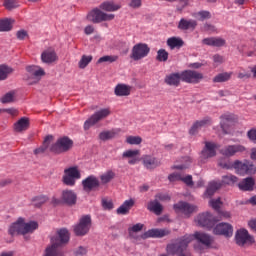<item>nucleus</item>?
I'll return each mask as SVG.
<instances>
[{
    "label": "nucleus",
    "instance_id": "nucleus-22",
    "mask_svg": "<svg viewBox=\"0 0 256 256\" xmlns=\"http://www.w3.org/2000/svg\"><path fill=\"white\" fill-rule=\"evenodd\" d=\"M58 59L56 52L54 51V49L49 48L47 50H45L42 54H41V60L44 63L50 64L55 62Z\"/></svg>",
    "mask_w": 256,
    "mask_h": 256
},
{
    "label": "nucleus",
    "instance_id": "nucleus-13",
    "mask_svg": "<svg viewBox=\"0 0 256 256\" xmlns=\"http://www.w3.org/2000/svg\"><path fill=\"white\" fill-rule=\"evenodd\" d=\"M213 233L215 235H223L224 237H232L233 227L228 223H220L213 229Z\"/></svg>",
    "mask_w": 256,
    "mask_h": 256
},
{
    "label": "nucleus",
    "instance_id": "nucleus-61",
    "mask_svg": "<svg viewBox=\"0 0 256 256\" xmlns=\"http://www.w3.org/2000/svg\"><path fill=\"white\" fill-rule=\"evenodd\" d=\"M219 166H221L224 169H231L234 168L233 163H229V162H224V161H220L219 162Z\"/></svg>",
    "mask_w": 256,
    "mask_h": 256
},
{
    "label": "nucleus",
    "instance_id": "nucleus-46",
    "mask_svg": "<svg viewBox=\"0 0 256 256\" xmlns=\"http://www.w3.org/2000/svg\"><path fill=\"white\" fill-rule=\"evenodd\" d=\"M168 57H169V53L165 50V49H160L158 52H157V57L156 59L159 61V62H166L168 60Z\"/></svg>",
    "mask_w": 256,
    "mask_h": 256
},
{
    "label": "nucleus",
    "instance_id": "nucleus-47",
    "mask_svg": "<svg viewBox=\"0 0 256 256\" xmlns=\"http://www.w3.org/2000/svg\"><path fill=\"white\" fill-rule=\"evenodd\" d=\"M47 201H48V197L44 195L33 198V203L35 207H41V205H44V203H47Z\"/></svg>",
    "mask_w": 256,
    "mask_h": 256
},
{
    "label": "nucleus",
    "instance_id": "nucleus-35",
    "mask_svg": "<svg viewBox=\"0 0 256 256\" xmlns=\"http://www.w3.org/2000/svg\"><path fill=\"white\" fill-rule=\"evenodd\" d=\"M99 8L107 12H115L121 8V5L114 4L113 2H104L99 6Z\"/></svg>",
    "mask_w": 256,
    "mask_h": 256
},
{
    "label": "nucleus",
    "instance_id": "nucleus-6",
    "mask_svg": "<svg viewBox=\"0 0 256 256\" xmlns=\"http://www.w3.org/2000/svg\"><path fill=\"white\" fill-rule=\"evenodd\" d=\"M111 114V111L109 108H104L96 113H94L88 120L84 123V129L89 130L92 126H94L96 123H98L100 120L106 118Z\"/></svg>",
    "mask_w": 256,
    "mask_h": 256
},
{
    "label": "nucleus",
    "instance_id": "nucleus-27",
    "mask_svg": "<svg viewBox=\"0 0 256 256\" xmlns=\"http://www.w3.org/2000/svg\"><path fill=\"white\" fill-rule=\"evenodd\" d=\"M202 43L207 46L223 47L226 44V41L220 37H210L203 39Z\"/></svg>",
    "mask_w": 256,
    "mask_h": 256
},
{
    "label": "nucleus",
    "instance_id": "nucleus-18",
    "mask_svg": "<svg viewBox=\"0 0 256 256\" xmlns=\"http://www.w3.org/2000/svg\"><path fill=\"white\" fill-rule=\"evenodd\" d=\"M218 148L217 144L213 142H205V147L201 152V157L203 159H208L216 155V149Z\"/></svg>",
    "mask_w": 256,
    "mask_h": 256
},
{
    "label": "nucleus",
    "instance_id": "nucleus-21",
    "mask_svg": "<svg viewBox=\"0 0 256 256\" xmlns=\"http://www.w3.org/2000/svg\"><path fill=\"white\" fill-rule=\"evenodd\" d=\"M198 23L196 20L190 19H184L182 18L178 24V29L182 31H187V30H195L197 27Z\"/></svg>",
    "mask_w": 256,
    "mask_h": 256
},
{
    "label": "nucleus",
    "instance_id": "nucleus-59",
    "mask_svg": "<svg viewBox=\"0 0 256 256\" xmlns=\"http://www.w3.org/2000/svg\"><path fill=\"white\" fill-rule=\"evenodd\" d=\"M141 5H142V0H131L129 3V6L134 9L140 8Z\"/></svg>",
    "mask_w": 256,
    "mask_h": 256
},
{
    "label": "nucleus",
    "instance_id": "nucleus-34",
    "mask_svg": "<svg viewBox=\"0 0 256 256\" xmlns=\"http://www.w3.org/2000/svg\"><path fill=\"white\" fill-rule=\"evenodd\" d=\"M148 211L155 213V215H161L163 211L162 205L158 202V200L151 201L147 206Z\"/></svg>",
    "mask_w": 256,
    "mask_h": 256
},
{
    "label": "nucleus",
    "instance_id": "nucleus-53",
    "mask_svg": "<svg viewBox=\"0 0 256 256\" xmlns=\"http://www.w3.org/2000/svg\"><path fill=\"white\" fill-rule=\"evenodd\" d=\"M13 100H14V93H13V92H8V93H6V94L1 98V102H2L3 104L13 102Z\"/></svg>",
    "mask_w": 256,
    "mask_h": 256
},
{
    "label": "nucleus",
    "instance_id": "nucleus-43",
    "mask_svg": "<svg viewBox=\"0 0 256 256\" xmlns=\"http://www.w3.org/2000/svg\"><path fill=\"white\" fill-rule=\"evenodd\" d=\"M119 59V57L117 55H106L103 56L101 58H99V60L97 61V64H101V63H114Z\"/></svg>",
    "mask_w": 256,
    "mask_h": 256
},
{
    "label": "nucleus",
    "instance_id": "nucleus-50",
    "mask_svg": "<svg viewBox=\"0 0 256 256\" xmlns=\"http://www.w3.org/2000/svg\"><path fill=\"white\" fill-rule=\"evenodd\" d=\"M92 59H93L92 56L83 55L80 62H79V67L81 69L86 68V66L92 61Z\"/></svg>",
    "mask_w": 256,
    "mask_h": 256
},
{
    "label": "nucleus",
    "instance_id": "nucleus-3",
    "mask_svg": "<svg viewBox=\"0 0 256 256\" xmlns=\"http://www.w3.org/2000/svg\"><path fill=\"white\" fill-rule=\"evenodd\" d=\"M91 217L90 215L82 216L79 220V223L74 226V233L78 237H83L87 235L91 227Z\"/></svg>",
    "mask_w": 256,
    "mask_h": 256
},
{
    "label": "nucleus",
    "instance_id": "nucleus-25",
    "mask_svg": "<svg viewBox=\"0 0 256 256\" xmlns=\"http://www.w3.org/2000/svg\"><path fill=\"white\" fill-rule=\"evenodd\" d=\"M210 124H211V119L209 117H206L203 120L195 122L189 132L191 135H195L196 133H198V131L201 128L206 127Z\"/></svg>",
    "mask_w": 256,
    "mask_h": 256
},
{
    "label": "nucleus",
    "instance_id": "nucleus-9",
    "mask_svg": "<svg viewBox=\"0 0 256 256\" xmlns=\"http://www.w3.org/2000/svg\"><path fill=\"white\" fill-rule=\"evenodd\" d=\"M174 210L176 213H181L185 217H190L192 213L197 211V207L195 205L181 201L174 205Z\"/></svg>",
    "mask_w": 256,
    "mask_h": 256
},
{
    "label": "nucleus",
    "instance_id": "nucleus-23",
    "mask_svg": "<svg viewBox=\"0 0 256 256\" xmlns=\"http://www.w3.org/2000/svg\"><path fill=\"white\" fill-rule=\"evenodd\" d=\"M30 126V120L27 117H22L13 126V129L17 133L26 131Z\"/></svg>",
    "mask_w": 256,
    "mask_h": 256
},
{
    "label": "nucleus",
    "instance_id": "nucleus-45",
    "mask_svg": "<svg viewBox=\"0 0 256 256\" xmlns=\"http://www.w3.org/2000/svg\"><path fill=\"white\" fill-rule=\"evenodd\" d=\"M143 227H144V224H141V223H137L129 227L128 232L130 237H134V233H139L140 231H142Z\"/></svg>",
    "mask_w": 256,
    "mask_h": 256
},
{
    "label": "nucleus",
    "instance_id": "nucleus-39",
    "mask_svg": "<svg viewBox=\"0 0 256 256\" xmlns=\"http://www.w3.org/2000/svg\"><path fill=\"white\" fill-rule=\"evenodd\" d=\"M119 132L120 130L104 131L100 133L99 138L103 141L109 140L114 138L116 135H118Z\"/></svg>",
    "mask_w": 256,
    "mask_h": 256
},
{
    "label": "nucleus",
    "instance_id": "nucleus-24",
    "mask_svg": "<svg viewBox=\"0 0 256 256\" xmlns=\"http://www.w3.org/2000/svg\"><path fill=\"white\" fill-rule=\"evenodd\" d=\"M142 161L147 169H154L160 165V161L151 155H144Z\"/></svg>",
    "mask_w": 256,
    "mask_h": 256
},
{
    "label": "nucleus",
    "instance_id": "nucleus-44",
    "mask_svg": "<svg viewBox=\"0 0 256 256\" xmlns=\"http://www.w3.org/2000/svg\"><path fill=\"white\" fill-rule=\"evenodd\" d=\"M12 72V69L6 65H0V80H5Z\"/></svg>",
    "mask_w": 256,
    "mask_h": 256
},
{
    "label": "nucleus",
    "instance_id": "nucleus-31",
    "mask_svg": "<svg viewBox=\"0 0 256 256\" xmlns=\"http://www.w3.org/2000/svg\"><path fill=\"white\" fill-rule=\"evenodd\" d=\"M135 205L133 199L126 200L118 209V215H128L130 209Z\"/></svg>",
    "mask_w": 256,
    "mask_h": 256
},
{
    "label": "nucleus",
    "instance_id": "nucleus-11",
    "mask_svg": "<svg viewBox=\"0 0 256 256\" xmlns=\"http://www.w3.org/2000/svg\"><path fill=\"white\" fill-rule=\"evenodd\" d=\"M171 231L167 229H159V228H153L148 230L142 235V239H162V237H167V235H170Z\"/></svg>",
    "mask_w": 256,
    "mask_h": 256
},
{
    "label": "nucleus",
    "instance_id": "nucleus-54",
    "mask_svg": "<svg viewBox=\"0 0 256 256\" xmlns=\"http://www.w3.org/2000/svg\"><path fill=\"white\" fill-rule=\"evenodd\" d=\"M210 205H211V207L215 210V211H220V207H221V205H222V202H221V200H220V198H218V199H212V200H210Z\"/></svg>",
    "mask_w": 256,
    "mask_h": 256
},
{
    "label": "nucleus",
    "instance_id": "nucleus-62",
    "mask_svg": "<svg viewBox=\"0 0 256 256\" xmlns=\"http://www.w3.org/2000/svg\"><path fill=\"white\" fill-rule=\"evenodd\" d=\"M182 176L178 173H173V174H170L168 179L171 181V182H174L176 180H181Z\"/></svg>",
    "mask_w": 256,
    "mask_h": 256
},
{
    "label": "nucleus",
    "instance_id": "nucleus-58",
    "mask_svg": "<svg viewBox=\"0 0 256 256\" xmlns=\"http://www.w3.org/2000/svg\"><path fill=\"white\" fill-rule=\"evenodd\" d=\"M181 181H183L187 187H193L194 185L191 175H187L186 177L181 176Z\"/></svg>",
    "mask_w": 256,
    "mask_h": 256
},
{
    "label": "nucleus",
    "instance_id": "nucleus-5",
    "mask_svg": "<svg viewBox=\"0 0 256 256\" xmlns=\"http://www.w3.org/2000/svg\"><path fill=\"white\" fill-rule=\"evenodd\" d=\"M72 147L73 141L68 137H62L51 146L50 150L56 154H60L69 151Z\"/></svg>",
    "mask_w": 256,
    "mask_h": 256
},
{
    "label": "nucleus",
    "instance_id": "nucleus-26",
    "mask_svg": "<svg viewBox=\"0 0 256 256\" xmlns=\"http://www.w3.org/2000/svg\"><path fill=\"white\" fill-rule=\"evenodd\" d=\"M22 221L23 218H19L16 222L10 225L8 233L11 237H14L15 235H22Z\"/></svg>",
    "mask_w": 256,
    "mask_h": 256
},
{
    "label": "nucleus",
    "instance_id": "nucleus-15",
    "mask_svg": "<svg viewBox=\"0 0 256 256\" xmlns=\"http://www.w3.org/2000/svg\"><path fill=\"white\" fill-rule=\"evenodd\" d=\"M82 186L84 191L90 192L100 187V182L96 176L90 175L82 181Z\"/></svg>",
    "mask_w": 256,
    "mask_h": 256
},
{
    "label": "nucleus",
    "instance_id": "nucleus-55",
    "mask_svg": "<svg viewBox=\"0 0 256 256\" xmlns=\"http://www.w3.org/2000/svg\"><path fill=\"white\" fill-rule=\"evenodd\" d=\"M4 6L6 9L11 10L17 8L19 5L17 4L16 0H5Z\"/></svg>",
    "mask_w": 256,
    "mask_h": 256
},
{
    "label": "nucleus",
    "instance_id": "nucleus-60",
    "mask_svg": "<svg viewBox=\"0 0 256 256\" xmlns=\"http://www.w3.org/2000/svg\"><path fill=\"white\" fill-rule=\"evenodd\" d=\"M16 36L19 40H24L28 36V34L25 30H20L17 32Z\"/></svg>",
    "mask_w": 256,
    "mask_h": 256
},
{
    "label": "nucleus",
    "instance_id": "nucleus-20",
    "mask_svg": "<svg viewBox=\"0 0 256 256\" xmlns=\"http://www.w3.org/2000/svg\"><path fill=\"white\" fill-rule=\"evenodd\" d=\"M61 201H63L66 205H75L77 201V195L72 190H63Z\"/></svg>",
    "mask_w": 256,
    "mask_h": 256
},
{
    "label": "nucleus",
    "instance_id": "nucleus-52",
    "mask_svg": "<svg viewBox=\"0 0 256 256\" xmlns=\"http://www.w3.org/2000/svg\"><path fill=\"white\" fill-rule=\"evenodd\" d=\"M140 154V150H127L123 153V158H134L135 156Z\"/></svg>",
    "mask_w": 256,
    "mask_h": 256
},
{
    "label": "nucleus",
    "instance_id": "nucleus-32",
    "mask_svg": "<svg viewBox=\"0 0 256 256\" xmlns=\"http://www.w3.org/2000/svg\"><path fill=\"white\" fill-rule=\"evenodd\" d=\"M38 229V223L35 221H30L28 223L24 222V219L22 218V235H27V233H33V231H36Z\"/></svg>",
    "mask_w": 256,
    "mask_h": 256
},
{
    "label": "nucleus",
    "instance_id": "nucleus-48",
    "mask_svg": "<svg viewBox=\"0 0 256 256\" xmlns=\"http://www.w3.org/2000/svg\"><path fill=\"white\" fill-rule=\"evenodd\" d=\"M52 137L51 136H47L43 142V146L40 147V148H37L34 150V153L35 154H40V153H43L49 146V140L51 139Z\"/></svg>",
    "mask_w": 256,
    "mask_h": 256
},
{
    "label": "nucleus",
    "instance_id": "nucleus-37",
    "mask_svg": "<svg viewBox=\"0 0 256 256\" xmlns=\"http://www.w3.org/2000/svg\"><path fill=\"white\" fill-rule=\"evenodd\" d=\"M232 75H233V72L220 73L213 78V82L214 83L227 82L231 79Z\"/></svg>",
    "mask_w": 256,
    "mask_h": 256
},
{
    "label": "nucleus",
    "instance_id": "nucleus-17",
    "mask_svg": "<svg viewBox=\"0 0 256 256\" xmlns=\"http://www.w3.org/2000/svg\"><path fill=\"white\" fill-rule=\"evenodd\" d=\"M193 237V240L196 239L198 241V243H202V245H204L207 249H209V247H211L214 239L212 238V236L202 233V232H195L194 235H191Z\"/></svg>",
    "mask_w": 256,
    "mask_h": 256
},
{
    "label": "nucleus",
    "instance_id": "nucleus-29",
    "mask_svg": "<svg viewBox=\"0 0 256 256\" xmlns=\"http://www.w3.org/2000/svg\"><path fill=\"white\" fill-rule=\"evenodd\" d=\"M182 80V73H173L170 75H167L165 78V83L170 86L178 87L180 85V81Z\"/></svg>",
    "mask_w": 256,
    "mask_h": 256
},
{
    "label": "nucleus",
    "instance_id": "nucleus-57",
    "mask_svg": "<svg viewBox=\"0 0 256 256\" xmlns=\"http://www.w3.org/2000/svg\"><path fill=\"white\" fill-rule=\"evenodd\" d=\"M170 196L166 193H158L156 196H155V201H170Z\"/></svg>",
    "mask_w": 256,
    "mask_h": 256
},
{
    "label": "nucleus",
    "instance_id": "nucleus-10",
    "mask_svg": "<svg viewBox=\"0 0 256 256\" xmlns=\"http://www.w3.org/2000/svg\"><path fill=\"white\" fill-rule=\"evenodd\" d=\"M233 167L237 170V172L240 175H245V174H254L256 173V167L253 164L249 163H242L239 160H236L233 163Z\"/></svg>",
    "mask_w": 256,
    "mask_h": 256
},
{
    "label": "nucleus",
    "instance_id": "nucleus-2",
    "mask_svg": "<svg viewBox=\"0 0 256 256\" xmlns=\"http://www.w3.org/2000/svg\"><path fill=\"white\" fill-rule=\"evenodd\" d=\"M81 178V173L77 166L69 167L64 170L62 181L68 187H74L76 180Z\"/></svg>",
    "mask_w": 256,
    "mask_h": 256
},
{
    "label": "nucleus",
    "instance_id": "nucleus-8",
    "mask_svg": "<svg viewBox=\"0 0 256 256\" xmlns=\"http://www.w3.org/2000/svg\"><path fill=\"white\" fill-rule=\"evenodd\" d=\"M182 81L190 84H198L203 80L204 76L202 73L194 70H186L181 73Z\"/></svg>",
    "mask_w": 256,
    "mask_h": 256
},
{
    "label": "nucleus",
    "instance_id": "nucleus-7",
    "mask_svg": "<svg viewBox=\"0 0 256 256\" xmlns=\"http://www.w3.org/2000/svg\"><path fill=\"white\" fill-rule=\"evenodd\" d=\"M195 221L196 223H198V225H200V227H207V229H212L215 223H217V221L219 220L216 219L211 213L206 212V213L199 214L196 217Z\"/></svg>",
    "mask_w": 256,
    "mask_h": 256
},
{
    "label": "nucleus",
    "instance_id": "nucleus-63",
    "mask_svg": "<svg viewBox=\"0 0 256 256\" xmlns=\"http://www.w3.org/2000/svg\"><path fill=\"white\" fill-rule=\"evenodd\" d=\"M213 60L215 63H217L218 65L222 64L224 62V58L218 54L213 56Z\"/></svg>",
    "mask_w": 256,
    "mask_h": 256
},
{
    "label": "nucleus",
    "instance_id": "nucleus-16",
    "mask_svg": "<svg viewBox=\"0 0 256 256\" xmlns=\"http://www.w3.org/2000/svg\"><path fill=\"white\" fill-rule=\"evenodd\" d=\"M26 70L29 77L34 79V83H37L45 75V71L39 66H27Z\"/></svg>",
    "mask_w": 256,
    "mask_h": 256
},
{
    "label": "nucleus",
    "instance_id": "nucleus-51",
    "mask_svg": "<svg viewBox=\"0 0 256 256\" xmlns=\"http://www.w3.org/2000/svg\"><path fill=\"white\" fill-rule=\"evenodd\" d=\"M126 142L131 145H139L142 142V138L140 136H129Z\"/></svg>",
    "mask_w": 256,
    "mask_h": 256
},
{
    "label": "nucleus",
    "instance_id": "nucleus-28",
    "mask_svg": "<svg viewBox=\"0 0 256 256\" xmlns=\"http://www.w3.org/2000/svg\"><path fill=\"white\" fill-rule=\"evenodd\" d=\"M255 180L252 177L243 179L239 184L240 191H253Z\"/></svg>",
    "mask_w": 256,
    "mask_h": 256
},
{
    "label": "nucleus",
    "instance_id": "nucleus-41",
    "mask_svg": "<svg viewBox=\"0 0 256 256\" xmlns=\"http://www.w3.org/2000/svg\"><path fill=\"white\" fill-rule=\"evenodd\" d=\"M194 17L197 18L199 21H205L211 19L212 15L209 11L202 10L195 13Z\"/></svg>",
    "mask_w": 256,
    "mask_h": 256
},
{
    "label": "nucleus",
    "instance_id": "nucleus-1",
    "mask_svg": "<svg viewBox=\"0 0 256 256\" xmlns=\"http://www.w3.org/2000/svg\"><path fill=\"white\" fill-rule=\"evenodd\" d=\"M115 18L114 14H107L101 11L100 8H94L87 14V20L99 24L101 22L112 21Z\"/></svg>",
    "mask_w": 256,
    "mask_h": 256
},
{
    "label": "nucleus",
    "instance_id": "nucleus-40",
    "mask_svg": "<svg viewBox=\"0 0 256 256\" xmlns=\"http://www.w3.org/2000/svg\"><path fill=\"white\" fill-rule=\"evenodd\" d=\"M13 22L11 19L0 20V32L10 31Z\"/></svg>",
    "mask_w": 256,
    "mask_h": 256
},
{
    "label": "nucleus",
    "instance_id": "nucleus-14",
    "mask_svg": "<svg viewBox=\"0 0 256 256\" xmlns=\"http://www.w3.org/2000/svg\"><path fill=\"white\" fill-rule=\"evenodd\" d=\"M237 245L243 246L246 243H254V238L248 233L246 229H240L236 233Z\"/></svg>",
    "mask_w": 256,
    "mask_h": 256
},
{
    "label": "nucleus",
    "instance_id": "nucleus-30",
    "mask_svg": "<svg viewBox=\"0 0 256 256\" xmlns=\"http://www.w3.org/2000/svg\"><path fill=\"white\" fill-rule=\"evenodd\" d=\"M131 86H128L126 84H118L115 87L114 93L116 96L122 97V96H129L131 93Z\"/></svg>",
    "mask_w": 256,
    "mask_h": 256
},
{
    "label": "nucleus",
    "instance_id": "nucleus-56",
    "mask_svg": "<svg viewBox=\"0 0 256 256\" xmlns=\"http://www.w3.org/2000/svg\"><path fill=\"white\" fill-rule=\"evenodd\" d=\"M102 207L106 211H111V209H113V207H114V204L111 200H107L104 198V199H102Z\"/></svg>",
    "mask_w": 256,
    "mask_h": 256
},
{
    "label": "nucleus",
    "instance_id": "nucleus-19",
    "mask_svg": "<svg viewBox=\"0 0 256 256\" xmlns=\"http://www.w3.org/2000/svg\"><path fill=\"white\" fill-rule=\"evenodd\" d=\"M246 150V148L243 146V145H229V146H226L225 148H223L221 150V153L224 155V156H227V157H231V156H234L236 155L237 153H242Z\"/></svg>",
    "mask_w": 256,
    "mask_h": 256
},
{
    "label": "nucleus",
    "instance_id": "nucleus-38",
    "mask_svg": "<svg viewBox=\"0 0 256 256\" xmlns=\"http://www.w3.org/2000/svg\"><path fill=\"white\" fill-rule=\"evenodd\" d=\"M116 177V173L113 170H108L100 176L102 184L111 182Z\"/></svg>",
    "mask_w": 256,
    "mask_h": 256
},
{
    "label": "nucleus",
    "instance_id": "nucleus-42",
    "mask_svg": "<svg viewBox=\"0 0 256 256\" xmlns=\"http://www.w3.org/2000/svg\"><path fill=\"white\" fill-rule=\"evenodd\" d=\"M238 181V178L232 174H228V175H224L222 177V182H220L222 185L226 184V185H233L234 183H236Z\"/></svg>",
    "mask_w": 256,
    "mask_h": 256
},
{
    "label": "nucleus",
    "instance_id": "nucleus-36",
    "mask_svg": "<svg viewBox=\"0 0 256 256\" xmlns=\"http://www.w3.org/2000/svg\"><path fill=\"white\" fill-rule=\"evenodd\" d=\"M167 45L173 50L181 48L184 45V41L181 38L171 37L167 40Z\"/></svg>",
    "mask_w": 256,
    "mask_h": 256
},
{
    "label": "nucleus",
    "instance_id": "nucleus-33",
    "mask_svg": "<svg viewBox=\"0 0 256 256\" xmlns=\"http://www.w3.org/2000/svg\"><path fill=\"white\" fill-rule=\"evenodd\" d=\"M221 182L212 181L209 183L207 190L205 192V197H213L218 189H221Z\"/></svg>",
    "mask_w": 256,
    "mask_h": 256
},
{
    "label": "nucleus",
    "instance_id": "nucleus-64",
    "mask_svg": "<svg viewBox=\"0 0 256 256\" xmlns=\"http://www.w3.org/2000/svg\"><path fill=\"white\" fill-rule=\"evenodd\" d=\"M248 137L255 141L256 140V129H251L249 132H248Z\"/></svg>",
    "mask_w": 256,
    "mask_h": 256
},
{
    "label": "nucleus",
    "instance_id": "nucleus-49",
    "mask_svg": "<svg viewBox=\"0 0 256 256\" xmlns=\"http://www.w3.org/2000/svg\"><path fill=\"white\" fill-rule=\"evenodd\" d=\"M52 137L51 136H47L43 142V146L40 147V148H37L34 150V153L35 154H40V153H43L49 146V140L51 139Z\"/></svg>",
    "mask_w": 256,
    "mask_h": 256
},
{
    "label": "nucleus",
    "instance_id": "nucleus-12",
    "mask_svg": "<svg viewBox=\"0 0 256 256\" xmlns=\"http://www.w3.org/2000/svg\"><path fill=\"white\" fill-rule=\"evenodd\" d=\"M236 117L233 114H225L221 116V128L225 134H230L232 126L235 124Z\"/></svg>",
    "mask_w": 256,
    "mask_h": 256
},
{
    "label": "nucleus",
    "instance_id": "nucleus-4",
    "mask_svg": "<svg viewBox=\"0 0 256 256\" xmlns=\"http://www.w3.org/2000/svg\"><path fill=\"white\" fill-rule=\"evenodd\" d=\"M149 53H150V48L147 44L138 43L133 46L130 54V58L133 61H139L147 57Z\"/></svg>",
    "mask_w": 256,
    "mask_h": 256
}]
</instances>
